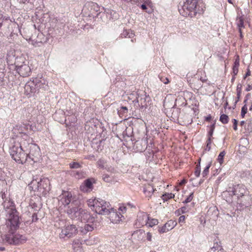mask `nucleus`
I'll return each mask as SVG.
<instances>
[{
	"mask_svg": "<svg viewBox=\"0 0 252 252\" xmlns=\"http://www.w3.org/2000/svg\"><path fill=\"white\" fill-rule=\"evenodd\" d=\"M165 225L170 230L173 229L177 225V222L174 220H170L165 223Z\"/></svg>",
	"mask_w": 252,
	"mask_h": 252,
	"instance_id": "31",
	"label": "nucleus"
},
{
	"mask_svg": "<svg viewBox=\"0 0 252 252\" xmlns=\"http://www.w3.org/2000/svg\"><path fill=\"white\" fill-rule=\"evenodd\" d=\"M201 172L200 165L197 164L196 165L195 171H194V175L196 177H198L200 176Z\"/></svg>",
	"mask_w": 252,
	"mask_h": 252,
	"instance_id": "45",
	"label": "nucleus"
},
{
	"mask_svg": "<svg viewBox=\"0 0 252 252\" xmlns=\"http://www.w3.org/2000/svg\"><path fill=\"white\" fill-rule=\"evenodd\" d=\"M69 167L70 168L77 169L80 168L81 165L78 162H73L69 163Z\"/></svg>",
	"mask_w": 252,
	"mask_h": 252,
	"instance_id": "44",
	"label": "nucleus"
},
{
	"mask_svg": "<svg viewBox=\"0 0 252 252\" xmlns=\"http://www.w3.org/2000/svg\"><path fill=\"white\" fill-rule=\"evenodd\" d=\"M102 179L105 182L110 183L113 181V178L112 176H111L110 175L107 174H104L102 175Z\"/></svg>",
	"mask_w": 252,
	"mask_h": 252,
	"instance_id": "36",
	"label": "nucleus"
},
{
	"mask_svg": "<svg viewBox=\"0 0 252 252\" xmlns=\"http://www.w3.org/2000/svg\"><path fill=\"white\" fill-rule=\"evenodd\" d=\"M149 95H147L145 92L142 90L138 91V95L136 98V103L141 107H144L147 105V100L149 99Z\"/></svg>",
	"mask_w": 252,
	"mask_h": 252,
	"instance_id": "13",
	"label": "nucleus"
},
{
	"mask_svg": "<svg viewBox=\"0 0 252 252\" xmlns=\"http://www.w3.org/2000/svg\"><path fill=\"white\" fill-rule=\"evenodd\" d=\"M14 65L16 71L21 76L26 77L30 75L31 68L29 65V62L26 61L24 57L16 58Z\"/></svg>",
	"mask_w": 252,
	"mask_h": 252,
	"instance_id": "8",
	"label": "nucleus"
},
{
	"mask_svg": "<svg viewBox=\"0 0 252 252\" xmlns=\"http://www.w3.org/2000/svg\"><path fill=\"white\" fill-rule=\"evenodd\" d=\"M2 205L6 213H7L8 210H12V209H16L14 202L11 201L10 199L9 200L6 199L4 200L2 203Z\"/></svg>",
	"mask_w": 252,
	"mask_h": 252,
	"instance_id": "22",
	"label": "nucleus"
},
{
	"mask_svg": "<svg viewBox=\"0 0 252 252\" xmlns=\"http://www.w3.org/2000/svg\"><path fill=\"white\" fill-rule=\"evenodd\" d=\"M5 72V64L3 59L0 58V85H1L4 81Z\"/></svg>",
	"mask_w": 252,
	"mask_h": 252,
	"instance_id": "21",
	"label": "nucleus"
},
{
	"mask_svg": "<svg viewBox=\"0 0 252 252\" xmlns=\"http://www.w3.org/2000/svg\"><path fill=\"white\" fill-rule=\"evenodd\" d=\"M33 80L37 90H45L48 88V83L45 79L41 78H35Z\"/></svg>",
	"mask_w": 252,
	"mask_h": 252,
	"instance_id": "16",
	"label": "nucleus"
},
{
	"mask_svg": "<svg viewBox=\"0 0 252 252\" xmlns=\"http://www.w3.org/2000/svg\"><path fill=\"white\" fill-rule=\"evenodd\" d=\"M248 111L247 105H244L241 109V116L242 118H244L246 114Z\"/></svg>",
	"mask_w": 252,
	"mask_h": 252,
	"instance_id": "43",
	"label": "nucleus"
},
{
	"mask_svg": "<svg viewBox=\"0 0 252 252\" xmlns=\"http://www.w3.org/2000/svg\"><path fill=\"white\" fill-rule=\"evenodd\" d=\"M26 144L28 141L22 140L19 143L14 145L10 149V154L12 158L18 163L24 164L27 163L28 158L26 156L27 148Z\"/></svg>",
	"mask_w": 252,
	"mask_h": 252,
	"instance_id": "1",
	"label": "nucleus"
},
{
	"mask_svg": "<svg viewBox=\"0 0 252 252\" xmlns=\"http://www.w3.org/2000/svg\"><path fill=\"white\" fill-rule=\"evenodd\" d=\"M244 19L242 17H239L237 19V24L239 27V29H241L242 28H244Z\"/></svg>",
	"mask_w": 252,
	"mask_h": 252,
	"instance_id": "40",
	"label": "nucleus"
},
{
	"mask_svg": "<svg viewBox=\"0 0 252 252\" xmlns=\"http://www.w3.org/2000/svg\"><path fill=\"white\" fill-rule=\"evenodd\" d=\"M212 164V161H210L206 165L202 172V176L203 177H206L209 173V169Z\"/></svg>",
	"mask_w": 252,
	"mask_h": 252,
	"instance_id": "35",
	"label": "nucleus"
},
{
	"mask_svg": "<svg viewBox=\"0 0 252 252\" xmlns=\"http://www.w3.org/2000/svg\"><path fill=\"white\" fill-rule=\"evenodd\" d=\"M238 66H233V73L234 76L236 75L238 72Z\"/></svg>",
	"mask_w": 252,
	"mask_h": 252,
	"instance_id": "55",
	"label": "nucleus"
},
{
	"mask_svg": "<svg viewBox=\"0 0 252 252\" xmlns=\"http://www.w3.org/2000/svg\"><path fill=\"white\" fill-rule=\"evenodd\" d=\"M185 220V216H181L179 218V222H184Z\"/></svg>",
	"mask_w": 252,
	"mask_h": 252,
	"instance_id": "59",
	"label": "nucleus"
},
{
	"mask_svg": "<svg viewBox=\"0 0 252 252\" xmlns=\"http://www.w3.org/2000/svg\"><path fill=\"white\" fill-rule=\"evenodd\" d=\"M27 148L28 147L30 148V151L29 154L26 153V156L27 157V163L32 164V162L33 163L36 162L39 159V157L40 156V149L39 147L36 144H33L30 143L28 142V144H26Z\"/></svg>",
	"mask_w": 252,
	"mask_h": 252,
	"instance_id": "9",
	"label": "nucleus"
},
{
	"mask_svg": "<svg viewBox=\"0 0 252 252\" xmlns=\"http://www.w3.org/2000/svg\"><path fill=\"white\" fill-rule=\"evenodd\" d=\"M119 210L121 211L122 213L124 214L126 212V208L125 206H121L119 207Z\"/></svg>",
	"mask_w": 252,
	"mask_h": 252,
	"instance_id": "57",
	"label": "nucleus"
},
{
	"mask_svg": "<svg viewBox=\"0 0 252 252\" xmlns=\"http://www.w3.org/2000/svg\"><path fill=\"white\" fill-rule=\"evenodd\" d=\"M225 155V152L224 151L220 152L218 157V161L220 163V165H221L223 163V158Z\"/></svg>",
	"mask_w": 252,
	"mask_h": 252,
	"instance_id": "39",
	"label": "nucleus"
},
{
	"mask_svg": "<svg viewBox=\"0 0 252 252\" xmlns=\"http://www.w3.org/2000/svg\"><path fill=\"white\" fill-rule=\"evenodd\" d=\"M78 233V229L74 224L65 225L60 233V238L67 240L75 236Z\"/></svg>",
	"mask_w": 252,
	"mask_h": 252,
	"instance_id": "10",
	"label": "nucleus"
},
{
	"mask_svg": "<svg viewBox=\"0 0 252 252\" xmlns=\"http://www.w3.org/2000/svg\"><path fill=\"white\" fill-rule=\"evenodd\" d=\"M29 187L31 190L34 191H38L43 194H46L50 190V181L48 179H33L29 184Z\"/></svg>",
	"mask_w": 252,
	"mask_h": 252,
	"instance_id": "7",
	"label": "nucleus"
},
{
	"mask_svg": "<svg viewBox=\"0 0 252 252\" xmlns=\"http://www.w3.org/2000/svg\"><path fill=\"white\" fill-rule=\"evenodd\" d=\"M149 217L145 213H141L138 215L137 220L141 224H147Z\"/></svg>",
	"mask_w": 252,
	"mask_h": 252,
	"instance_id": "25",
	"label": "nucleus"
},
{
	"mask_svg": "<svg viewBox=\"0 0 252 252\" xmlns=\"http://www.w3.org/2000/svg\"><path fill=\"white\" fill-rule=\"evenodd\" d=\"M233 129L235 130H237L238 121H237V120L234 119H233Z\"/></svg>",
	"mask_w": 252,
	"mask_h": 252,
	"instance_id": "53",
	"label": "nucleus"
},
{
	"mask_svg": "<svg viewBox=\"0 0 252 252\" xmlns=\"http://www.w3.org/2000/svg\"><path fill=\"white\" fill-rule=\"evenodd\" d=\"M75 112L76 111L71 110L69 112H68V114L70 115V116L68 117V119L71 123H75L77 121V119L74 116Z\"/></svg>",
	"mask_w": 252,
	"mask_h": 252,
	"instance_id": "27",
	"label": "nucleus"
},
{
	"mask_svg": "<svg viewBox=\"0 0 252 252\" xmlns=\"http://www.w3.org/2000/svg\"><path fill=\"white\" fill-rule=\"evenodd\" d=\"M106 201L104 200H102L100 198H97L96 202L95 203V206L94 211L96 213L100 212V210L99 209L101 207V206L103 203H104Z\"/></svg>",
	"mask_w": 252,
	"mask_h": 252,
	"instance_id": "26",
	"label": "nucleus"
},
{
	"mask_svg": "<svg viewBox=\"0 0 252 252\" xmlns=\"http://www.w3.org/2000/svg\"><path fill=\"white\" fill-rule=\"evenodd\" d=\"M97 199L96 198H91L87 201V204L90 207H93V210H94L95 209V203L96 202Z\"/></svg>",
	"mask_w": 252,
	"mask_h": 252,
	"instance_id": "32",
	"label": "nucleus"
},
{
	"mask_svg": "<svg viewBox=\"0 0 252 252\" xmlns=\"http://www.w3.org/2000/svg\"><path fill=\"white\" fill-rule=\"evenodd\" d=\"M213 138V137H209L208 138V139L206 141V144H208L209 145H211V143H212V139Z\"/></svg>",
	"mask_w": 252,
	"mask_h": 252,
	"instance_id": "61",
	"label": "nucleus"
},
{
	"mask_svg": "<svg viewBox=\"0 0 252 252\" xmlns=\"http://www.w3.org/2000/svg\"><path fill=\"white\" fill-rule=\"evenodd\" d=\"M211 145H209L208 144H206V147L205 149V151H209L211 150Z\"/></svg>",
	"mask_w": 252,
	"mask_h": 252,
	"instance_id": "64",
	"label": "nucleus"
},
{
	"mask_svg": "<svg viewBox=\"0 0 252 252\" xmlns=\"http://www.w3.org/2000/svg\"><path fill=\"white\" fill-rule=\"evenodd\" d=\"M193 193L192 192L190 194V195L186 199V200L183 202L184 203H188L190 202L192 198H193Z\"/></svg>",
	"mask_w": 252,
	"mask_h": 252,
	"instance_id": "48",
	"label": "nucleus"
},
{
	"mask_svg": "<svg viewBox=\"0 0 252 252\" xmlns=\"http://www.w3.org/2000/svg\"><path fill=\"white\" fill-rule=\"evenodd\" d=\"M229 118L227 115L225 114H221L220 118V121L223 124H226L228 123Z\"/></svg>",
	"mask_w": 252,
	"mask_h": 252,
	"instance_id": "37",
	"label": "nucleus"
},
{
	"mask_svg": "<svg viewBox=\"0 0 252 252\" xmlns=\"http://www.w3.org/2000/svg\"><path fill=\"white\" fill-rule=\"evenodd\" d=\"M247 192L248 190L244 185L238 184L233 186L232 188H230L229 190L223 191L222 196L225 198L226 202L230 203L234 200H235L247 193Z\"/></svg>",
	"mask_w": 252,
	"mask_h": 252,
	"instance_id": "4",
	"label": "nucleus"
},
{
	"mask_svg": "<svg viewBox=\"0 0 252 252\" xmlns=\"http://www.w3.org/2000/svg\"><path fill=\"white\" fill-rule=\"evenodd\" d=\"M169 230L166 227L165 224L162 227H159L158 229V231L160 233L166 232L168 231Z\"/></svg>",
	"mask_w": 252,
	"mask_h": 252,
	"instance_id": "46",
	"label": "nucleus"
},
{
	"mask_svg": "<svg viewBox=\"0 0 252 252\" xmlns=\"http://www.w3.org/2000/svg\"><path fill=\"white\" fill-rule=\"evenodd\" d=\"M25 93L27 94L35 93L37 89L34 82V80L28 81L24 87Z\"/></svg>",
	"mask_w": 252,
	"mask_h": 252,
	"instance_id": "15",
	"label": "nucleus"
},
{
	"mask_svg": "<svg viewBox=\"0 0 252 252\" xmlns=\"http://www.w3.org/2000/svg\"><path fill=\"white\" fill-rule=\"evenodd\" d=\"M110 215V217L112 218V220L113 221L115 222H119L122 221V218H124V216L121 214V213H118L114 211V209L111 208L110 212L109 214Z\"/></svg>",
	"mask_w": 252,
	"mask_h": 252,
	"instance_id": "19",
	"label": "nucleus"
},
{
	"mask_svg": "<svg viewBox=\"0 0 252 252\" xmlns=\"http://www.w3.org/2000/svg\"><path fill=\"white\" fill-rule=\"evenodd\" d=\"M66 212L72 219H77L81 221L91 223L95 220V218L87 210L78 207H69Z\"/></svg>",
	"mask_w": 252,
	"mask_h": 252,
	"instance_id": "3",
	"label": "nucleus"
},
{
	"mask_svg": "<svg viewBox=\"0 0 252 252\" xmlns=\"http://www.w3.org/2000/svg\"><path fill=\"white\" fill-rule=\"evenodd\" d=\"M250 75H251V71H250V69L248 68H247V71L246 73L245 74V75L244 76V79H245L247 77H248Z\"/></svg>",
	"mask_w": 252,
	"mask_h": 252,
	"instance_id": "58",
	"label": "nucleus"
},
{
	"mask_svg": "<svg viewBox=\"0 0 252 252\" xmlns=\"http://www.w3.org/2000/svg\"><path fill=\"white\" fill-rule=\"evenodd\" d=\"M83 175H84V172H82V171H77L76 172V174L75 176V177L77 178H81L83 177Z\"/></svg>",
	"mask_w": 252,
	"mask_h": 252,
	"instance_id": "49",
	"label": "nucleus"
},
{
	"mask_svg": "<svg viewBox=\"0 0 252 252\" xmlns=\"http://www.w3.org/2000/svg\"><path fill=\"white\" fill-rule=\"evenodd\" d=\"M235 201H236L237 204H239L241 207H249L251 201V197L249 195V191L247 192V193H246L242 197H239Z\"/></svg>",
	"mask_w": 252,
	"mask_h": 252,
	"instance_id": "12",
	"label": "nucleus"
},
{
	"mask_svg": "<svg viewBox=\"0 0 252 252\" xmlns=\"http://www.w3.org/2000/svg\"><path fill=\"white\" fill-rule=\"evenodd\" d=\"M224 252L221 246H220L218 243L214 244V246L211 248V252Z\"/></svg>",
	"mask_w": 252,
	"mask_h": 252,
	"instance_id": "28",
	"label": "nucleus"
},
{
	"mask_svg": "<svg viewBox=\"0 0 252 252\" xmlns=\"http://www.w3.org/2000/svg\"><path fill=\"white\" fill-rule=\"evenodd\" d=\"M30 206H31L32 209H33V210L35 212L38 211L40 209V207L39 205H38L35 202H32V201H31L30 203Z\"/></svg>",
	"mask_w": 252,
	"mask_h": 252,
	"instance_id": "41",
	"label": "nucleus"
},
{
	"mask_svg": "<svg viewBox=\"0 0 252 252\" xmlns=\"http://www.w3.org/2000/svg\"><path fill=\"white\" fill-rule=\"evenodd\" d=\"M6 228L17 230L21 222V218L16 209L8 210L6 213Z\"/></svg>",
	"mask_w": 252,
	"mask_h": 252,
	"instance_id": "6",
	"label": "nucleus"
},
{
	"mask_svg": "<svg viewBox=\"0 0 252 252\" xmlns=\"http://www.w3.org/2000/svg\"><path fill=\"white\" fill-rule=\"evenodd\" d=\"M152 234L150 232H148L147 233V239L149 241H151L152 240Z\"/></svg>",
	"mask_w": 252,
	"mask_h": 252,
	"instance_id": "60",
	"label": "nucleus"
},
{
	"mask_svg": "<svg viewBox=\"0 0 252 252\" xmlns=\"http://www.w3.org/2000/svg\"><path fill=\"white\" fill-rule=\"evenodd\" d=\"M239 59L236 60L234 62L233 66L239 67Z\"/></svg>",
	"mask_w": 252,
	"mask_h": 252,
	"instance_id": "63",
	"label": "nucleus"
},
{
	"mask_svg": "<svg viewBox=\"0 0 252 252\" xmlns=\"http://www.w3.org/2000/svg\"><path fill=\"white\" fill-rule=\"evenodd\" d=\"M110 204L108 202H105L104 203H103L101 206V207L99 209L100 210V212H97L96 213L100 215H109L111 209L110 208Z\"/></svg>",
	"mask_w": 252,
	"mask_h": 252,
	"instance_id": "20",
	"label": "nucleus"
},
{
	"mask_svg": "<svg viewBox=\"0 0 252 252\" xmlns=\"http://www.w3.org/2000/svg\"><path fill=\"white\" fill-rule=\"evenodd\" d=\"M93 188V183L91 179L85 180L83 183L80 186V189L85 192H88L92 191Z\"/></svg>",
	"mask_w": 252,
	"mask_h": 252,
	"instance_id": "17",
	"label": "nucleus"
},
{
	"mask_svg": "<svg viewBox=\"0 0 252 252\" xmlns=\"http://www.w3.org/2000/svg\"><path fill=\"white\" fill-rule=\"evenodd\" d=\"M160 80L165 84H167L169 82V79L167 78L161 77Z\"/></svg>",
	"mask_w": 252,
	"mask_h": 252,
	"instance_id": "52",
	"label": "nucleus"
},
{
	"mask_svg": "<svg viewBox=\"0 0 252 252\" xmlns=\"http://www.w3.org/2000/svg\"><path fill=\"white\" fill-rule=\"evenodd\" d=\"M242 85L241 83H238L237 86L236 91L237 92H242Z\"/></svg>",
	"mask_w": 252,
	"mask_h": 252,
	"instance_id": "56",
	"label": "nucleus"
},
{
	"mask_svg": "<svg viewBox=\"0 0 252 252\" xmlns=\"http://www.w3.org/2000/svg\"><path fill=\"white\" fill-rule=\"evenodd\" d=\"M17 230L6 228V233L1 235L3 242L12 245H19L25 243L27 240L25 236L16 233Z\"/></svg>",
	"mask_w": 252,
	"mask_h": 252,
	"instance_id": "5",
	"label": "nucleus"
},
{
	"mask_svg": "<svg viewBox=\"0 0 252 252\" xmlns=\"http://www.w3.org/2000/svg\"><path fill=\"white\" fill-rule=\"evenodd\" d=\"M154 189L152 186H149L144 189V192L146 196H151L152 193L154 191Z\"/></svg>",
	"mask_w": 252,
	"mask_h": 252,
	"instance_id": "29",
	"label": "nucleus"
},
{
	"mask_svg": "<svg viewBox=\"0 0 252 252\" xmlns=\"http://www.w3.org/2000/svg\"><path fill=\"white\" fill-rule=\"evenodd\" d=\"M214 129H215V124H213L211 125V128H210V129L208 132V137H212V136H213V132H214Z\"/></svg>",
	"mask_w": 252,
	"mask_h": 252,
	"instance_id": "47",
	"label": "nucleus"
},
{
	"mask_svg": "<svg viewBox=\"0 0 252 252\" xmlns=\"http://www.w3.org/2000/svg\"><path fill=\"white\" fill-rule=\"evenodd\" d=\"M109 13H110V15L112 16L111 18H112L113 19L117 18L118 14L116 12H115V11H114L113 10L112 11L110 10Z\"/></svg>",
	"mask_w": 252,
	"mask_h": 252,
	"instance_id": "50",
	"label": "nucleus"
},
{
	"mask_svg": "<svg viewBox=\"0 0 252 252\" xmlns=\"http://www.w3.org/2000/svg\"><path fill=\"white\" fill-rule=\"evenodd\" d=\"M94 229L93 224H86L84 227H81L80 231L82 234H86L88 232L92 231Z\"/></svg>",
	"mask_w": 252,
	"mask_h": 252,
	"instance_id": "24",
	"label": "nucleus"
},
{
	"mask_svg": "<svg viewBox=\"0 0 252 252\" xmlns=\"http://www.w3.org/2000/svg\"><path fill=\"white\" fill-rule=\"evenodd\" d=\"M20 128H21V129L20 130V131H19V133L21 134H24L23 136L25 137L24 138V140L27 141V139L29 138V136L27 134H26V131L28 130L29 129L32 130V126L29 124H24L20 127Z\"/></svg>",
	"mask_w": 252,
	"mask_h": 252,
	"instance_id": "23",
	"label": "nucleus"
},
{
	"mask_svg": "<svg viewBox=\"0 0 252 252\" xmlns=\"http://www.w3.org/2000/svg\"><path fill=\"white\" fill-rule=\"evenodd\" d=\"M72 200V194L68 191H63V193L59 196V204L64 206L69 205Z\"/></svg>",
	"mask_w": 252,
	"mask_h": 252,
	"instance_id": "11",
	"label": "nucleus"
},
{
	"mask_svg": "<svg viewBox=\"0 0 252 252\" xmlns=\"http://www.w3.org/2000/svg\"><path fill=\"white\" fill-rule=\"evenodd\" d=\"M241 92H237V100L236 101L235 103H237L240 99V96H241Z\"/></svg>",
	"mask_w": 252,
	"mask_h": 252,
	"instance_id": "62",
	"label": "nucleus"
},
{
	"mask_svg": "<svg viewBox=\"0 0 252 252\" xmlns=\"http://www.w3.org/2000/svg\"><path fill=\"white\" fill-rule=\"evenodd\" d=\"M158 220L157 219H150L149 218V220H148L146 224H148L150 227H152L154 225L158 224Z\"/></svg>",
	"mask_w": 252,
	"mask_h": 252,
	"instance_id": "34",
	"label": "nucleus"
},
{
	"mask_svg": "<svg viewBox=\"0 0 252 252\" xmlns=\"http://www.w3.org/2000/svg\"><path fill=\"white\" fill-rule=\"evenodd\" d=\"M118 112L119 115H123L125 113H127L128 112V109L126 106H122L119 110H118Z\"/></svg>",
	"mask_w": 252,
	"mask_h": 252,
	"instance_id": "42",
	"label": "nucleus"
},
{
	"mask_svg": "<svg viewBox=\"0 0 252 252\" xmlns=\"http://www.w3.org/2000/svg\"><path fill=\"white\" fill-rule=\"evenodd\" d=\"M174 194L171 193H165L162 196V199L163 201H166L169 199H171L174 197Z\"/></svg>",
	"mask_w": 252,
	"mask_h": 252,
	"instance_id": "33",
	"label": "nucleus"
},
{
	"mask_svg": "<svg viewBox=\"0 0 252 252\" xmlns=\"http://www.w3.org/2000/svg\"><path fill=\"white\" fill-rule=\"evenodd\" d=\"M103 164H104V162H103V160H102L100 159L97 161L98 166L101 168H104Z\"/></svg>",
	"mask_w": 252,
	"mask_h": 252,
	"instance_id": "54",
	"label": "nucleus"
},
{
	"mask_svg": "<svg viewBox=\"0 0 252 252\" xmlns=\"http://www.w3.org/2000/svg\"><path fill=\"white\" fill-rule=\"evenodd\" d=\"M122 37L132 38L134 36V33L129 30H125L121 34Z\"/></svg>",
	"mask_w": 252,
	"mask_h": 252,
	"instance_id": "30",
	"label": "nucleus"
},
{
	"mask_svg": "<svg viewBox=\"0 0 252 252\" xmlns=\"http://www.w3.org/2000/svg\"><path fill=\"white\" fill-rule=\"evenodd\" d=\"M138 95V91L137 92H133L131 94H129L128 98L132 100L133 102L136 103V98L137 97Z\"/></svg>",
	"mask_w": 252,
	"mask_h": 252,
	"instance_id": "38",
	"label": "nucleus"
},
{
	"mask_svg": "<svg viewBox=\"0 0 252 252\" xmlns=\"http://www.w3.org/2000/svg\"><path fill=\"white\" fill-rule=\"evenodd\" d=\"M133 146L139 152L144 151L147 148L146 140L144 139L137 140L134 142Z\"/></svg>",
	"mask_w": 252,
	"mask_h": 252,
	"instance_id": "18",
	"label": "nucleus"
},
{
	"mask_svg": "<svg viewBox=\"0 0 252 252\" xmlns=\"http://www.w3.org/2000/svg\"><path fill=\"white\" fill-rule=\"evenodd\" d=\"M38 218L36 214V212L33 213L32 215V222H35L38 220Z\"/></svg>",
	"mask_w": 252,
	"mask_h": 252,
	"instance_id": "51",
	"label": "nucleus"
},
{
	"mask_svg": "<svg viewBox=\"0 0 252 252\" xmlns=\"http://www.w3.org/2000/svg\"><path fill=\"white\" fill-rule=\"evenodd\" d=\"M198 0H185L183 5L178 6L179 12L184 17H193L202 12L198 4Z\"/></svg>",
	"mask_w": 252,
	"mask_h": 252,
	"instance_id": "2",
	"label": "nucleus"
},
{
	"mask_svg": "<svg viewBox=\"0 0 252 252\" xmlns=\"http://www.w3.org/2000/svg\"><path fill=\"white\" fill-rule=\"evenodd\" d=\"M86 7H87L90 10L89 16H97L99 14V13H97L99 10V7L97 3L90 2L86 4Z\"/></svg>",
	"mask_w": 252,
	"mask_h": 252,
	"instance_id": "14",
	"label": "nucleus"
}]
</instances>
